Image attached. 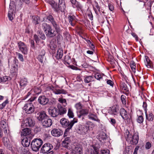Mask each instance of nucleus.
<instances>
[{
    "instance_id": "obj_23",
    "label": "nucleus",
    "mask_w": 154,
    "mask_h": 154,
    "mask_svg": "<svg viewBox=\"0 0 154 154\" xmlns=\"http://www.w3.org/2000/svg\"><path fill=\"white\" fill-rule=\"evenodd\" d=\"M89 112V110L88 109H82L80 111L79 114H78L79 118H80L82 116L87 115Z\"/></svg>"
},
{
    "instance_id": "obj_36",
    "label": "nucleus",
    "mask_w": 154,
    "mask_h": 154,
    "mask_svg": "<svg viewBox=\"0 0 154 154\" xmlns=\"http://www.w3.org/2000/svg\"><path fill=\"white\" fill-rule=\"evenodd\" d=\"M0 125H1V128L5 129V128H8L7 124L5 121L2 120L0 122Z\"/></svg>"
},
{
    "instance_id": "obj_39",
    "label": "nucleus",
    "mask_w": 154,
    "mask_h": 154,
    "mask_svg": "<svg viewBox=\"0 0 154 154\" xmlns=\"http://www.w3.org/2000/svg\"><path fill=\"white\" fill-rule=\"evenodd\" d=\"M58 10L60 9L61 11L64 12L65 9V4H62L61 5H58Z\"/></svg>"
},
{
    "instance_id": "obj_55",
    "label": "nucleus",
    "mask_w": 154,
    "mask_h": 154,
    "mask_svg": "<svg viewBox=\"0 0 154 154\" xmlns=\"http://www.w3.org/2000/svg\"><path fill=\"white\" fill-rule=\"evenodd\" d=\"M2 82H5L8 81L9 79H10V78L9 77L5 76H3L2 78Z\"/></svg>"
},
{
    "instance_id": "obj_50",
    "label": "nucleus",
    "mask_w": 154,
    "mask_h": 154,
    "mask_svg": "<svg viewBox=\"0 0 154 154\" xmlns=\"http://www.w3.org/2000/svg\"><path fill=\"white\" fill-rule=\"evenodd\" d=\"M16 54L18 55V58L20 60V61L21 62H23L24 60L23 57V55L21 54L18 52H17Z\"/></svg>"
},
{
    "instance_id": "obj_25",
    "label": "nucleus",
    "mask_w": 154,
    "mask_h": 154,
    "mask_svg": "<svg viewBox=\"0 0 154 154\" xmlns=\"http://www.w3.org/2000/svg\"><path fill=\"white\" fill-rule=\"evenodd\" d=\"M88 116L90 119L98 122H100V120L98 119L97 116L94 114L90 113Z\"/></svg>"
},
{
    "instance_id": "obj_7",
    "label": "nucleus",
    "mask_w": 154,
    "mask_h": 154,
    "mask_svg": "<svg viewBox=\"0 0 154 154\" xmlns=\"http://www.w3.org/2000/svg\"><path fill=\"white\" fill-rule=\"evenodd\" d=\"M23 108L25 112L28 114L32 113L35 111L34 106L32 103H26Z\"/></svg>"
},
{
    "instance_id": "obj_9",
    "label": "nucleus",
    "mask_w": 154,
    "mask_h": 154,
    "mask_svg": "<svg viewBox=\"0 0 154 154\" xmlns=\"http://www.w3.org/2000/svg\"><path fill=\"white\" fill-rule=\"evenodd\" d=\"M53 148L52 145L50 143H45L42 146L41 150V152L43 153H45L48 152L50 153L52 151H49Z\"/></svg>"
},
{
    "instance_id": "obj_61",
    "label": "nucleus",
    "mask_w": 154,
    "mask_h": 154,
    "mask_svg": "<svg viewBox=\"0 0 154 154\" xmlns=\"http://www.w3.org/2000/svg\"><path fill=\"white\" fill-rule=\"evenodd\" d=\"M31 44V47L33 49H34L35 48V46L34 45V41L33 40H31L30 41Z\"/></svg>"
},
{
    "instance_id": "obj_21",
    "label": "nucleus",
    "mask_w": 154,
    "mask_h": 154,
    "mask_svg": "<svg viewBox=\"0 0 154 154\" xmlns=\"http://www.w3.org/2000/svg\"><path fill=\"white\" fill-rule=\"evenodd\" d=\"M8 128L5 129L0 128V137H2L3 136L7 137L8 136Z\"/></svg>"
},
{
    "instance_id": "obj_1",
    "label": "nucleus",
    "mask_w": 154,
    "mask_h": 154,
    "mask_svg": "<svg viewBox=\"0 0 154 154\" xmlns=\"http://www.w3.org/2000/svg\"><path fill=\"white\" fill-rule=\"evenodd\" d=\"M77 121L78 119L75 118H74L73 120L71 121L70 122L68 120L65 118H63L60 120V123L63 127H67L64 132V135L66 132H68L70 129H71L74 124L77 122Z\"/></svg>"
},
{
    "instance_id": "obj_47",
    "label": "nucleus",
    "mask_w": 154,
    "mask_h": 154,
    "mask_svg": "<svg viewBox=\"0 0 154 154\" xmlns=\"http://www.w3.org/2000/svg\"><path fill=\"white\" fill-rule=\"evenodd\" d=\"M121 87L123 90H124L126 91H128L127 86L125 83H122V84H121Z\"/></svg>"
},
{
    "instance_id": "obj_38",
    "label": "nucleus",
    "mask_w": 154,
    "mask_h": 154,
    "mask_svg": "<svg viewBox=\"0 0 154 154\" xmlns=\"http://www.w3.org/2000/svg\"><path fill=\"white\" fill-rule=\"evenodd\" d=\"M13 13L12 12L11 9L9 10L8 13V17L11 21H12L13 19Z\"/></svg>"
},
{
    "instance_id": "obj_42",
    "label": "nucleus",
    "mask_w": 154,
    "mask_h": 154,
    "mask_svg": "<svg viewBox=\"0 0 154 154\" xmlns=\"http://www.w3.org/2000/svg\"><path fill=\"white\" fill-rule=\"evenodd\" d=\"M50 47L52 50H54L57 47L56 43L53 42H51L50 44Z\"/></svg>"
},
{
    "instance_id": "obj_45",
    "label": "nucleus",
    "mask_w": 154,
    "mask_h": 154,
    "mask_svg": "<svg viewBox=\"0 0 154 154\" xmlns=\"http://www.w3.org/2000/svg\"><path fill=\"white\" fill-rule=\"evenodd\" d=\"M121 100L122 103L123 104H125L126 103V97L124 95H122L121 96Z\"/></svg>"
},
{
    "instance_id": "obj_16",
    "label": "nucleus",
    "mask_w": 154,
    "mask_h": 154,
    "mask_svg": "<svg viewBox=\"0 0 154 154\" xmlns=\"http://www.w3.org/2000/svg\"><path fill=\"white\" fill-rule=\"evenodd\" d=\"M42 123L43 126L45 128H48L52 125V121L51 119L48 117L45 120H43Z\"/></svg>"
},
{
    "instance_id": "obj_43",
    "label": "nucleus",
    "mask_w": 154,
    "mask_h": 154,
    "mask_svg": "<svg viewBox=\"0 0 154 154\" xmlns=\"http://www.w3.org/2000/svg\"><path fill=\"white\" fill-rule=\"evenodd\" d=\"M38 36L40 37L42 39L44 40L45 39L46 37L43 32L40 31H38Z\"/></svg>"
},
{
    "instance_id": "obj_56",
    "label": "nucleus",
    "mask_w": 154,
    "mask_h": 154,
    "mask_svg": "<svg viewBox=\"0 0 154 154\" xmlns=\"http://www.w3.org/2000/svg\"><path fill=\"white\" fill-rule=\"evenodd\" d=\"M39 20V19L37 17H34L33 18V22L35 24H37L38 23V21Z\"/></svg>"
},
{
    "instance_id": "obj_8",
    "label": "nucleus",
    "mask_w": 154,
    "mask_h": 154,
    "mask_svg": "<svg viewBox=\"0 0 154 154\" xmlns=\"http://www.w3.org/2000/svg\"><path fill=\"white\" fill-rule=\"evenodd\" d=\"M35 124V122L31 118H29L25 120L22 122L21 126L23 127H32Z\"/></svg>"
},
{
    "instance_id": "obj_57",
    "label": "nucleus",
    "mask_w": 154,
    "mask_h": 154,
    "mask_svg": "<svg viewBox=\"0 0 154 154\" xmlns=\"http://www.w3.org/2000/svg\"><path fill=\"white\" fill-rule=\"evenodd\" d=\"M143 107L144 109L145 113L147 112V104L146 102H144L143 103Z\"/></svg>"
},
{
    "instance_id": "obj_24",
    "label": "nucleus",
    "mask_w": 154,
    "mask_h": 154,
    "mask_svg": "<svg viewBox=\"0 0 154 154\" xmlns=\"http://www.w3.org/2000/svg\"><path fill=\"white\" fill-rule=\"evenodd\" d=\"M63 55V51L61 49H59L57 51L55 57L57 59H61Z\"/></svg>"
},
{
    "instance_id": "obj_5",
    "label": "nucleus",
    "mask_w": 154,
    "mask_h": 154,
    "mask_svg": "<svg viewBox=\"0 0 154 154\" xmlns=\"http://www.w3.org/2000/svg\"><path fill=\"white\" fill-rule=\"evenodd\" d=\"M120 114L123 119L126 120L128 124L132 122L131 117L129 114L127 113L126 111L123 108H121L119 111Z\"/></svg>"
},
{
    "instance_id": "obj_53",
    "label": "nucleus",
    "mask_w": 154,
    "mask_h": 154,
    "mask_svg": "<svg viewBox=\"0 0 154 154\" xmlns=\"http://www.w3.org/2000/svg\"><path fill=\"white\" fill-rule=\"evenodd\" d=\"M44 56L39 55L38 57V60L41 63H42L43 61Z\"/></svg>"
},
{
    "instance_id": "obj_18",
    "label": "nucleus",
    "mask_w": 154,
    "mask_h": 154,
    "mask_svg": "<svg viewBox=\"0 0 154 154\" xmlns=\"http://www.w3.org/2000/svg\"><path fill=\"white\" fill-rule=\"evenodd\" d=\"M31 133V130L28 128L23 129L21 131V136H27L29 135Z\"/></svg>"
},
{
    "instance_id": "obj_13",
    "label": "nucleus",
    "mask_w": 154,
    "mask_h": 154,
    "mask_svg": "<svg viewBox=\"0 0 154 154\" xmlns=\"http://www.w3.org/2000/svg\"><path fill=\"white\" fill-rule=\"evenodd\" d=\"M18 47L20 51L25 54L28 53V49L26 45L22 42H20L18 44Z\"/></svg>"
},
{
    "instance_id": "obj_11",
    "label": "nucleus",
    "mask_w": 154,
    "mask_h": 154,
    "mask_svg": "<svg viewBox=\"0 0 154 154\" xmlns=\"http://www.w3.org/2000/svg\"><path fill=\"white\" fill-rule=\"evenodd\" d=\"M49 115L51 117H57L59 115L58 109L55 107H51L48 109Z\"/></svg>"
},
{
    "instance_id": "obj_14",
    "label": "nucleus",
    "mask_w": 154,
    "mask_h": 154,
    "mask_svg": "<svg viewBox=\"0 0 154 154\" xmlns=\"http://www.w3.org/2000/svg\"><path fill=\"white\" fill-rule=\"evenodd\" d=\"M51 133L52 136L55 137H59L63 134L62 130L59 128H54L52 129Z\"/></svg>"
},
{
    "instance_id": "obj_37",
    "label": "nucleus",
    "mask_w": 154,
    "mask_h": 154,
    "mask_svg": "<svg viewBox=\"0 0 154 154\" xmlns=\"http://www.w3.org/2000/svg\"><path fill=\"white\" fill-rule=\"evenodd\" d=\"M67 115L70 118H73L74 117V113L70 108L68 109Z\"/></svg>"
},
{
    "instance_id": "obj_51",
    "label": "nucleus",
    "mask_w": 154,
    "mask_h": 154,
    "mask_svg": "<svg viewBox=\"0 0 154 154\" xmlns=\"http://www.w3.org/2000/svg\"><path fill=\"white\" fill-rule=\"evenodd\" d=\"M75 107L77 109H79L82 108V105L81 103L79 102L75 104Z\"/></svg>"
},
{
    "instance_id": "obj_17",
    "label": "nucleus",
    "mask_w": 154,
    "mask_h": 154,
    "mask_svg": "<svg viewBox=\"0 0 154 154\" xmlns=\"http://www.w3.org/2000/svg\"><path fill=\"white\" fill-rule=\"evenodd\" d=\"M48 117L45 112H41L39 113V116L37 117V119L39 121H41V122H42L43 120H45Z\"/></svg>"
},
{
    "instance_id": "obj_2",
    "label": "nucleus",
    "mask_w": 154,
    "mask_h": 154,
    "mask_svg": "<svg viewBox=\"0 0 154 154\" xmlns=\"http://www.w3.org/2000/svg\"><path fill=\"white\" fill-rule=\"evenodd\" d=\"M42 27L47 37L52 38L56 35L55 31L52 29L49 25L46 23H43L42 24Z\"/></svg>"
},
{
    "instance_id": "obj_22",
    "label": "nucleus",
    "mask_w": 154,
    "mask_h": 154,
    "mask_svg": "<svg viewBox=\"0 0 154 154\" xmlns=\"http://www.w3.org/2000/svg\"><path fill=\"white\" fill-rule=\"evenodd\" d=\"M47 2L51 5L52 7L54 8L55 10L58 11V5L53 0H46Z\"/></svg>"
},
{
    "instance_id": "obj_30",
    "label": "nucleus",
    "mask_w": 154,
    "mask_h": 154,
    "mask_svg": "<svg viewBox=\"0 0 154 154\" xmlns=\"http://www.w3.org/2000/svg\"><path fill=\"white\" fill-rule=\"evenodd\" d=\"M146 114V119L149 121H152L153 119L154 116L151 112H149V113H147V112Z\"/></svg>"
},
{
    "instance_id": "obj_64",
    "label": "nucleus",
    "mask_w": 154,
    "mask_h": 154,
    "mask_svg": "<svg viewBox=\"0 0 154 154\" xmlns=\"http://www.w3.org/2000/svg\"><path fill=\"white\" fill-rule=\"evenodd\" d=\"M107 83L111 86H112L113 84L112 82L110 80H108L107 81Z\"/></svg>"
},
{
    "instance_id": "obj_31",
    "label": "nucleus",
    "mask_w": 154,
    "mask_h": 154,
    "mask_svg": "<svg viewBox=\"0 0 154 154\" xmlns=\"http://www.w3.org/2000/svg\"><path fill=\"white\" fill-rule=\"evenodd\" d=\"M146 60L145 61V65L149 68H151L152 66L151 62L147 56H145Z\"/></svg>"
},
{
    "instance_id": "obj_10",
    "label": "nucleus",
    "mask_w": 154,
    "mask_h": 154,
    "mask_svg": "<svg viewBox=\"0 0 154 154\" xmlns=\"http://www.w3.org/2000/svg\"><path fill=\"white\" fill-rule=\"evenodd\" d=\"M71 154H81L82 153V148L80 145H72L71 149Z\"/></svg>"
},
{
    "instance_id": "obj_48",
    "label": "nucleus",
    "mask_w": 154,
    "mask_h": 154,
    "mask_svg": "<svg viewBox=\"0 0 154 154\" xmlns=\"http://www.w3.org/2000/svg\"><path fill=\"white\" fill-rule=\"evenodd\" d=\"M58 101L59 102L62 104L64 103L66 105V100L65 99L62 98H59L58 99Z\"/></svg>"
},
{
    "instance_id": "obj_40",
    "label": "nucleus",
    "mask_w": 154,
    "mask_h": 154,
    "mask_svg": "<svg viewBox=\"0 0 154 154\" xmlns=\"http://www.w3.org/2000/svg\"><path fill=\"white\" fill-rule=\"evenodd\" d=\"M3 142L4 145L6 146H8L9 144V139L7 138V137H5L3 138Z\"/></svg>"
},
{
    "instance_id": "obj_33",
    "label": "nucleus",
    "mask_w": 154,
    "mask_h": 154,
    "mask_svg": "<svg viewBox=\"0 0 154 154\" xmlns=\"http://www.w3.org/2000/svg\"><path fill=\"white\" fill-rule=\"evenodd\" d=\"M119 109L117 107L114 106L111 108L110 112L112 114L117 115L119 112Z\"/></svg>"
},
{
    "instance_id": "obj_4",
    "label": "nucleus",
    "mask_w": 154,
    "mask_h": 154,
    "mask_svg": "<svg viewBox=\"0 0 154 154\" xmlns=\"http://www.w3.org/2000/svg\"><path fill=\"white\" fill-rule=\"evenodd\" d=\"M43 143L42 140L40 139L35 138L31 142V146L32 150L34 151H38Z\"/></svg>"
},
{
    "instance_id": "obj_34",
    "label": "nucleus",
    "mask_w": 154,
    "mask_h": 154,
    "mask_svg": "<svg viewBox=\"0 0 154 154\" xmlns=\"http://www.w3.org/2000/svg\"><path fill=\"white\" fill-rule=\"evenodd\" d=\"M93 77L92 76H88L85 77L84 81L85 83H88L93 80Z\"/></svg>"
},
{
    "instance_id": "obj_29",
    "label": "nucleus",
    "mask_w": 154,
    "mask_h": 154,
    "mask_svg": "<svg viewBox=\"0 0 154 154\" xmlns=\"http://www.w3.org/2000/svg\"><path fill=\"white\" fill-rule=\"evenodd\" d=\"M94 9L96 13H97L98 11L100 12V11L102 12L104 14V11H100V7L97 2L96 1L94 2Z\"/></svg>"
},
{
    "instance_id": "obj_60",
    "label": "nucleus",
    "mask_w": 154,
    "mask_h": 154,
    "mask_svg": "<svg viewBox=\"0 0 154 154\" xmlns=\"http://www.w3.org/2000/svg\"><path fill=\"white\" fill-rule=\"evenodd\" d=\"M131 69L134 72H135L136 71V66L135 65H131Z\"/></svg>"
},
{
    "instance_id": "obj_49",
    "label": "nucleus",
    "mask_w": 154,
    "mask_h": 154,
    "mask_svg": "<svg viewBox=\"0 0 154 154\" xmlns=\"http://www.w3.org/2000/svg\"><path fill=\"white\" fill-rule=\"evenodd\" d=\"M109 122L113 126H114L116 124V120L113 118H110L109 119Z\"/></svg>"
},
{
    "instance_id": "obj_20",
    "label": "nucleus",
    "mask_w": 154,
    "mask_h": 154,
    "mask_svg": "<svg viewBox=\"0 0 154 154\" xmlns=\"http://www.w3.org/2000/svg\"><path fill=\"white\" fill-rule=\"evenodd\" d=\"M57 108L59 115H63L66 113L67 110L66 108L60 105H58Z\"/></svg>"
},
{
    "instance_id": "obj_44",
    "label": "nucleus",
    "mask_w": 154,
    "mask_h": 154,
    "mask_svg": "<svg viewBox=\"0 0 154 154\" xmlns=\"http://www.w3.org/2000/svg\"><path fill=\"white\" fill-rule=\"evenodd\" d=\"M143 121V118L142 116H138L137 119V122L141 124L142 123Z\"/></svg>"
},
{
    "instance_id": "obj_6",
    "label": "nucleus",
    "mask_w": 154,
    "mask_h": 154,
    "mask_svg": "<svg viewBox=\"0 0 154 154\" xmlns=\"http://www.w3.org/2000/svg\"><path fill=\"white\" fill-rule=\"evenodd\" d=\"M47 20L50 21L57 33L59 32L60 30V27L55 20L51 15H49L47 17Z\"/></svg>"
},
{
    "instance_id": "obj_19",
    "label": "nucleus",
    "mask_w": 154,
    "mask_h": 154,
    "mask_svg": "<svg viewBox=\"0 0 154 154\" xmlns=\"http://www.w3.org/2000/svg\"><path fill=\"white\" fill-rule=\"evenodd\" d=\"M88 151L91 154H97L99 153V149L97 147L93 146Z\"/></svg>"
},
{
    "instance_id": "obj_26",
    "label": "nucleus",
    "mask_w": 154,
    "mask_h": 154,
    "mask_svg": "<svg viewBox=\"0 0 154 154\" xmlns=\"http://www.w3.org/2000/svg\"><path fill=\"white\" fill-rule=\"evenodd\" d=\"M69 23L72 26H74L75 25L74 22L75 21V17L73 15H69L68 17Z\"/></svg>"
},
{
    "instance_id": "obj_35",
    "label": "nucleus",
    "mask_w": 154,
    "mask_h": 154,
    "mask_svg": "<svg viewBox=\"0 0 154 154\" xmlns=\"http://www.w3.org/2000/svg\"><path fill=\"white\" fill-rule=\"evenodd\" d=\"M18 70V66H15L14 65H12V67L10 69L11 72L12 73H16Z\"/></svg>"
},
{
    "instance_id": "obj_54",
    "label": "nucleus",
    "mask_w": 154,
    "mask_h": 154,
    "mask_svg": "<svg viewBox=\"0 0 154 154\" xmlns=\"http://www.w3.org/2000/svg\"><path fill=\"white\" fill-rule=\"evenodd\" d=\"M18 60L15 58H14L13 60V65H14L15 66H18Z\"/></svg>"
},
{
    "instance_id": "obj_12",
    "label": "nucleus",
    "mask_w": 154,
    "mask_h": 154,
    "mask_svg": "<svg viewBox=\"0 0 154 154\" xmlns=\"http://www.w3.org/2000/svg\"><path fill=\"white\" fill-rule=\"evenodd\" d=\"M76 131L78 134L82 135H86L89 133L88 128L86 127L85 126L82 125L79 126L77 129Z\"/></svg>"
},
{
    "instance_id": "obj_27",
    "label": "nucleus",
    "mask_w": 154,
    "mask_h": 154,
    "mask_svg": "<svg viewBox=\"0 0 154 154\" xmlns=\"http://www.w3.org/2000/svg\"><path fill=\"white\" fill-rule=\"evenodd\" d=\"M30 142V140H28L26 138L23 139L22 142V143L23 146L27 147L29 145Z\"/></svg>"
},
{
    "instance_id": "obj_3",
    "label": "nucleus",
    "mask_w": 154,
    "mask_h": 154,
    "mask_svg": "<svg viewBox=\"0 0 154 154\" xmlns=\"http://www.w3.org/2000/svg\"><path fill=\"white\" fill-rule=\"evenodd\" d=\"M128 133V134H127V135L125 137L126 140L130 142L131 144H137L138 143L139 140L138 133H135L132 136L131 134H130L129 132Z\"/></svg>"
},
{
    "instance_id": "obj_15",
    "label": "nucleus",
    "mask_w": 154,
    "mask_h": 154,
    "mask_svg": "<svg viewBox=\"0 0 154 154\" xmlns=\"http://www.w3.org/2000/svg\"><path fill=\"white\" fill-rule=\"evenodd\" d=\"M38 101L40 104L44 105L48 103L49 102V99L45 96L43 95L38 97Z\"/></svg>"
},
{
    "instance_id": "obj_52",
    "label": "nucleus",
    "mask_w": 154,
    "mask_h": 154,
    "mask_svg": "<svg viewBox=\"0 0 154 154\" xmlns=\"http://www.w3.org/2000/svg\"><path fill=\"white\" fill-rule=\"evenodd\" d=\"M95 78L97 80H100L101 79H102V77L101 75L99 73H97L95 74Z\"/></svg>"
},
{
    "instance_id": "obj_46",
    "label": "nucleus",
    "mask_w": 154,
    "mask_h": 154,
    "mask_svg": "<svg viewBox=\"0 0 154 154\" xmlns=\"http://www.w3.org/2000/svg\"><path fill=\"white\" fill-rule=\"evenodd\" d=\"M69 143V142L63 141L62 143V146L68 149Z\"/></svg>"
},
{
    "instance_id": "obj_63",
    "label": "nucleus",
    "mask_w": 154,
    "mask_h": 154,
    "mask_svg": "<svg viewBox=\"0 0 154 154\" xmlns=\"http://www.w3.org/2000/svg\"><path fill=\"white\" fill-rule=\"evenodd\" d=\"M34 39L36 42V43H37L38 42L39 40V38L38 37L37 35H34Z\"/></svg>"
},
{
    "instance_id": "obj_32",
    "label": "nucleus",
    "mask_w": 154,
    "mask_h": 154,
    "mask_svg": "<svg viewBox=\"0 0 154 154\" xmlns=\"http://www.w3.org/2000/svg\"><path fill=\"white\" fill-rule=\"evenodd\" d=\"M28 83L27 80L26 78L22 79L20 81V85L21 87H25Z\"/></svg>"
},
{
    "instance_id": "obj_58",
    "label": "nucleus",
    "mask_w": 154,
    "mask_h": 154,
    "mask_svg": "<svg viewBox=\"0 0 154 154\" xmlns=\"http://www.w3.org/2000/svg\"><path fill=\"white\" fill-rule=\"evenodd\" d=\"M151 145L149 142H147L145 145V148L146 149H149L151 147Z\"/></svg>"
},
{
    "instance_id": "obj_59",
    "label": "nucleus",
    "mask_w": 154,
    "mask_h": 154,
    "mask_svg": "<svg viewBox=\"0 0 154 154\" xmlns=\"http://www.w3.org/2000/svg\"><path fill=\"white\" fill-rule=\"evenodd\" d=\"M108 7L109 9L111 11H113L114 10V7L112 3H109L108 5Z\"/></svg>"
},
{
    "instance_id": "obj_28",
    "label": "nucleus",
    "mask_w": 154,
    "mask_h": 154,
    "mask_svg": "<svg viewBox=\"0 0 154 154\" xmlns=\"http://www.w3.org/2000/svg\"><path fill=\"white\" fill-rule=\"evenodd\" d=\"M86 127H87L88 129V131L89 132L90 131L92 130L94 126V125L92 122H88L86 123Z\"/></svg>"
},
{
    "instance_id": "obj_41",
    "label": "nucleus",
    "mask_w": 154,
    "mask_h": 154,
    "mask_svg": "<svg viewBox=\"0 0 154 154\" xmlns=\"http://www.w3.org/2000/svg\"><path fill=\"white\" fill-rule=\"evenodd\" d=\"M54 92L55 94H65L66 91L63 89H58L55 90Z\"/></svg>"
},
{
    "instance_id": "obj_62",
    "label": "nucleus",
    "mask_w": 154,
    "mask_h": 154,
    "mask_svg": "<svg viewBox=\"0 0 154 154\" xmlns=\"http://www.w3.org/2000/svg\"><path fill=\"white\" fill-rule=\"evenodd\" d=\"M41 90L38 88H37L35 89V92L37 94H40L41 92Z\"/></svg>"
}]
</instances>
